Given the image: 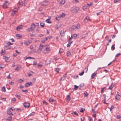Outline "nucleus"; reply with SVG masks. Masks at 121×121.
I'll return each mask as SVG.
<instances>
[{
  "label": "nucleus",
  "instance_id": "26",
  "mask_svg": "<svg viewBox=\"0 0 121 121\" xmlns=\"http://www.w3.org/2000/svg\"><path fill=\"white\" fill-rule=\"evenodd\" d=\"M115 44H114L112 45L111 47V49L112 50H113L115 49Z\"/></svg>",
  "mask_w": 121,
  "mask_h": 121
},
{
  "label": "nucleus",
  "instance_id": "42",
  "mask_svg": "<svg viewBox=\"0 0 121 121\" xmlns=\"http://www.w3.org/2000/svg\"><path fill=\"white\" fill-rule=\"evenodd\" d=\"M84 71H83L81 73H80L79 74V75L80 76H82L83 74L84 73Z\"/></svg>",
  "mask_w": 121,
  "mask_h": 121
},
{
  "label": "nucleus",
  "instance_id": "44",
  "mask_svg": "<svg viewBox=\"0 0 121 121\" xmlns=\"http://www.w3.org/2000/svg\"><path fill=\"white\" fill-rule=\"evenodd\" d=\"M84 94L85 95L84 96L85 97H87L88 95V94H87L86 92L84 93Z\"/></svg>",
  "mask_w": 121,
  "mask_h": 121
},
{
  "label": "nucleus",
  "instance_id": "40",
  "mask_svg": "<svg viewBox=\"0 0 121 121\" xmlns=\"http://www.w3.org/2000/svg\"><path fill=\"white\" fill-rule=\"evenodd\" d=\"M2 91L4 92H5L6 91V90H5V87L4 86L2 87Z\"/></svg>",
  "mask_w": 121,
  "mask_h": 121
},
{
  "label": "nucleus",
  "instance_id": "14",
  "mask_svg": "<svg viewBox=\"0 0 121 121\" xmlns=\"http://www.w3.org/2000/svg\"><path fill=\"white\" fill-rule=\"evenodd\" d=\"M70 96L69 95H68L66 98V100L68 102H69L70 100Z\"/></svg>",
  "mask_w": 121,
  "mask_h": 121
},
{
  "label": "nucleus",
  "instance_id": "62",
  "mask_svg": "<svg viewBox=\"0 0 121 121\" xmlns=\"http://www.w3.org/2000/svg\"><path fill=\"white\" fill-rule=\"evenodd\" d=\"M73 36L75 38H76L77 37V35L76 34H74Z\"/></svg>",
  "mask_w": 121,
  "mask_h": 121
},
{
  "label": "nucleus",
  "instance_id": "30",
  "mask_svg": "<svg viewBox=\"0 0 121 121\" xmlns=\"http://www.w3.org/2000/svg\"><path fill=\"white\" fill-rule=\"evenodd\" d=\"M44 23L43 22H41L40 23V26L42 27H43L44 26Z\"/></svg>",
  "mask_w": 121,
  "mask_h": 121
},
{
  "label": "nucleus",
  "instance_id": "25",
  "mask_svg": "<svg viewBox=\"0 0 121 121\" xmlns=\"http://www.w3.org/2000/svg\"><path fill=\"white\" fill-rule=\"evenodd\" d=\"M12 117L11 116H10V117H8L6 119V120L8 121H11L12 120Z\"/></svg>",
  "mask_w": 121,
  "mask_h": 121
},
{
  "label": "nucleus",
  "instance_id": "52",
  "mask_svg": "<svg viewBox=\"0 0 121 121\" xmlns=\"http://www.w3.org/2000/svg\"><path fill=\"white\" fill-rule=\"evenodd\" d=\"M5 53V52H4L3 51V50L2 49V51L1 52V54H2V55H4Z\"/></svg>",
  "mask_w": 121,
  "mask_h": 121
},
{
  "label": "nucleus",
  "instance_id": "50",
  "mask_svg": "<svg viewBox=\"0 0 121 121\" xmlns=\"http://www.w3.org/2000/svg\"><path fill=\"white\" fill-rule=\"evenodd\" d=\"M22 91L23 92H25L26 93H27L28 92V91L26 90H24L22 89Z\"/></svg>",
  "mask_w": 121,
  "mask_h": 121
},
{
  "label": "nucleus",
  "instance_id": "56",
  "mask_svg": "<svg viewBox=\"0 0 121 121\" xmlns=\"http://www.w3.org/2000/svg\"><path fill=\"white\" fill-rule=\"evenodd\" d=\"M74 89H78V86H76V85H74Z\"/></svg>",
  "mask_w": 121,
  "mask_h": 121
},
{
  "label": "nucleus",
  "instance_id": "24",
  "mask_svg": "<svg viewBox=\"0 0 121 121\" xmlns=\"http://www.w3.org/2000/svg\"><path fill=\"white\" fill-rule=\"evenodd\" d=\"M85 109H84L82 108H81V109H80V112H84L85 111Z\"/></svg>",
  "mask_w": 121,
  "mask_h": 121
},
{
  "label": "nucleus",
  "instance_id": "64",
  "mask_svg": "<svg viewBox=\"0 0 121 121\" xmlns=\"http://www.w3.org/2000/svg\"><path fill=\"white\" fill-rule=\"evenodd\" d=\"M15 12H14L13 11L12 12L11 14V15H13L14 14H15Z\"/></svg>",
  "mask_w": 121,
  "mask_h": 121
},
{
  "label": "nucleus",
  "instance_id": "47",
  "mask_svg": "<svg viewBox=\"0 0 121 121\" xmlns=\"http://www.w3.org/2000/svg\"><path fill=\"white\" fill-rule=\"evenodd\" d=\"M66 74H67V73H66L63 75V78H64V80L65 79V78L66 77Z\"/></svg>",
  "mask_w": 121,
  "mask_h": 121
},
{
  "label": "nucleus",
  "instance_id": "31",
  "mask_svg": "<svg viewBox=\"0 0 121 121\" xmlns=\"http://www.w3.org/2000/svg\"><path fill=\"white\" fill-rule=\"evenodd\" d=\"M33 72L31 71H30V72L28 74V76H31V75H32V74H33Z\"/></svg>",
  "mask_w": 121,
  "mask_h": 121
},
{
  "label": "nucleus",
  "instance_id": "59",
  "mask_svg": "<svg viewBox=\"0 0 121 121\" xmlns=\"http://www.w3.org/2000/svg\"><path fill=\"white\" fill-rule=\"evenodd\" d=\"M49 48H45V50L46 51H49Z\"/></svg>",
  "mask_w": 121,
  "mask_h": 121
},
{
  "label": "nucleus",
  "instance_id": "43",
  "mask_svg": "<svg viewBox=\"0 0 121 121\" xmlns=\"http://www.w3.org/2000/svg\"><path fill=\"white\" fill-rule=\"evenodd\" d=\"M64 52V50L63 49L60 48L59 51V52L61 53Z\"/></svg>",
  "mask_w": 121,
  "mask_h": 121
},
{
  "label": "nucleus",
  "instance_id": "39",
  "mask_svg": "<svg viewBox=\"0 0 121 121\" xmlns=\"http://www.w3.org/2000/svg\"><path fill=\"white\" fill-rule=\"evenodd\" d=\"M84 83H82L79 85V86L81 88L83 87L84 86Z\"/></svg>",
  "mask_w": 121,
  "mask_h": 121
},
{
  "label": "nucleus",
  "instance_id": "58",
  "mask_svg": "<svg viewBox=\"0 0 121 121\" xmlns=\"http://www.w3.org/2000/svg\"><path fill=\"white\" fill-rule=\"evenodd\" d=\"M10 108H11V110L12 111H13V110H15V108L13 107H11Z\"/></svg>",
  "mask_w": 121,
  "mask_h": 121
},
{
  "label": "nucleus",
  "instance_id": "12",
  "mask_svg": "<svg viewBox=\"0 0 121 121\" xmlns=\"http://www.w3.org/2000/svg\"><path fill=\"white\" fill-rule=\"evenodd\" d=\"M21 66L20 65H18L17 66L15 69V70L18 71L20 70L21 68Z\"/></svg>",
  "mask_w": 121,
  "mask_h": 121
},
{
  "label": "nucleus",
  "instance_id": "54",
  "mask_svg": "<svg viewBox=\"0 0 121 121\" xmlns=\"http://www.w3.org/2000/svg\"><path fill=\"white\" fill-rule=\"evenodd\" d=\"M93 4V3H91V4L90 3V4H86V5H87L88 6H90L92 4Z\"/></svg>",
  "mask_w": 121,
  "mask_h": 121
},
{
  "label": "nucleus",
  "instance_id": "17",
  "mask_svg": "<svg viewBox=\"0 0 121 121\" xmlns=\"http://www.w3.org/2000/svg\"><path fill=\"white\" fill-rule=\"evenodd\" d=\"M42 49V48L39 47L37 51V52L39 53H40Z\"/></svg>",
  "mask_w": 121,
  "mask_h": 121
},
{
  "label": "nucleus",
  "instance_id": "11",
  "mask_svg": "<svg viewBox=\"0 0 121 121\" xmlns=\"http://www.w3.org/2000/svg\"><path fill=\"white\" fill-rule=\"evenodd\" d=\"M114 85L112 83L111 84V85L109 87L108 89H109L111 90L113 87H114Z\"/></svg>",
  "mask_w": 121,
  "mask_h": 121
},
{
  "label": "nucleus",
  "instance_id": "38",
  "mask_svg": "<svg viewBox=\"0 0 121 121\" xmlns=\"http://www.w3.org/2000/svg\"><path fill=\"white\" fill-rule=\"evenodd\" d=\"M15 96L17 98L19 99H20L21 98V97L19 95H18L17 94H16Z\"/></svg>",
  "mask_w": 121,
  "mask_h": 121
},
{
  "label": "nucleus",
  "instance_id": "5",
  "mask_svg": "<svg viewBox=\"0 0 121 121\" xmlns=\"http://www.w3.org/2000/svg\"><path fill=\"white\" fill-rule=\"evenodd\" d=\"M32 83L31 82H27L25 86V87H28L30 86H32Z\"/></svg>",
  "mask_w": 121,
  "mask_h": 121
},
{
  "label": "nucleus",
  "instance_id": "16",
  "mask_svg": "<svg viewBox=\"0 0 121 121\" xmlns=\"http://www.w3.org/2000/svg\"><path fill=\"white\" fill-rule=\"evenodd\" d=\"M55 100L54 99H52L51 98H50L48 100L49 101L50 103H51L52 102H55Z\"/></svg>",
  "mask_w": 121,
  "mask_h": 121
},
{
  "label": "nucleus",
  "instance_id": "29",
  "mask_svg": "<svg viewBox=\"0 0 121 121\" xmlns=\"http://www.w3.org/2000/svg\"><path fill=\"white\" fill-rule=\"evenodd\" d=\"M60 17H60V16H57L56 17V20L59 21L60 19Z\"/></svg>",
  "mask_w": 121,
  "mask_h": 121
},
{
  "label": "nucleus",
  "instance_id": "2",
  "mask_svg": "<svg viewBox=\"0 0 121 121\" xmlns=\"http://www.w3.org/2000/svg\"><path fill=\"white\" fill-rule=\"evenodd\" d=\"M8 2L5 1V2L2 5L3 7V8H7L8 5Z\"/></svg>",
  "mask_w": 121,
  "mask_h": 121
},
{
  "label": "nucleus",
  "instance_id": "36",
  "mask_svg": "<svg viewBox=\"0 0 121 121\" xmlns=\"http://www.w3.org/2000/svg\"><path fill=\"white\" fill-rule=\"evenodd\" d=\"M114 106L113 105H112L111 107L110 108H108L110 109V111H111L112 109L114 108Z\"/></svg>",
  "mask_w": 121,
  "mask_h": 121
},
{
  "label": "nucleus",
  "instance_id": "28",
  "mask_svg": "<svg viewBox=\"0 0 121 121\" xmlns=\"http://www.w3.org/2000/svg\"><path fill=\"white\" fill-rule=\"evenodd\" d=\"M18 9L17 8H14L13 10V11L14 12H15L16 13V12H17L18 10Z\"/></svg>",
  "mask_w": 121,
  "mask_h": 121
},
{
  "label": "nucleus",
  "instance_id": "46",
  "mask_svg": "<svg viewBox=\"0 0 121 121\" xmlns=\"http://www.w3.org/2000/svg\"><path fill=\"white\" fill-rule=\"evenodd\" d=\"M16 36L20 38H21L22 37V36L20 34H17L16 35Z\"/></svg>",
  "mask_w": 121,
  "mask_h": 121
},
{
  "label": "nucleus",
  "instance_id": "23",
  "mask_svg": "<svg viewBox=\"0 0 121 121\" xmlns=\"http://www.w3.org/2000/svg\"><path fill=\"white\" fill-rule=\"evenodd\" d=\"M30 43L29 41L26 42H25L24 43L26 46L30 44Z\"/></svg>",
  "mask_w": 121,
  "mask_h": 121
},
{
  "label": "nucleus",
  "instance_id": "7",
  "mask_svg": "<svg viewBox=\"0 0 121 121\" xmlns=\"http://www.w3.org/2000/svg\"><path fill=\"white\" fill-rule=\"evenodd\" d=\"M11 108H9L8 110L7 111V113L9 115L10 114L13 115V114L12 112V111L11 110Z\"/></svg>",
  "mask_w": 121,
  "mask_h": 121
},
{
  "label": "nucleus",
  "instance_id": "21",
  "mask_svg": "<svg viewBox=\"0 0 121 121\" xmlns=\"http://www.w3.org/2000/svg\"><path fill=\"white\" fill-rule=\"evenodd\" d=\"M120 97V96L119 95H116L115 96V98L117 100H119Z\"/></svg>",
  "mask_w": 121,
  "mask_h": 121
},
{
  "label": "nucleus",
  "instance_id": "20",
  "mask_svg": "<svg viewBox=\"0 0 121 121\" xmlns=\"http://www.w3.org/2000/svg\"><path fill=\"white\" fill-rule=\"evenodd\" d=\"M71 114L75 115L78 116H79L78 115L76 111L72 112Z\"/></svg>",
  "mask_w": 121,
  "mask_h": 121
},
{
  "label": "nucleus",
  "instance_id": "6",
  "mask_svg": "<svg viewBox=\"0 0 121 121\" xmlns=\"http://www.w3.org/2000/svg\"><path fill=\"white\" fill-rule=\"evenodd\" d=\"M66 30L65 31L64 30H62L61 31L60 35L62 36H64L65 35Z\"/></svg>",
  "mask_w": 121,
  "mask_h": 121
},
{
  "label": "nucleus",
  "instance_id": "41",
  "mask_svg": "<svg viewBox=\"0 0 121 121\" xmlns=\"http://www.w3.org/2000/svg\"><path fill=\"white\" fill-rule=\"evenodd\" d=\"M60 69L58 68H55V70L57 73H58Z\"/></svg>",
  "mask_w": 121,
  "mask_h": 121
},
{
  "label": "nucleus",
  "instance_id": "55",
  "mask_svg": "<svg viewBox=\"0 0 121 121\" xmlns=\"http://www.w3.org/2000/svg\"><path fill=\"white\" fill-rule=\"evenodd\" d=\"M117 117L118 119H120L121 118V117L120 115H117Z\"/></svg>",
  "mask_w": 121,
  "mask_h": 121
},
{
  "label": "nucleus",
  "instance_id": "10",
  "mask_svg": "<svg viewBox=\"0 0 121 121\" xmlns=\"http://www.w3.org/2000/svg\"><path fill=\"white\" fill-rule=\"evenodd\" d=\"M92 111L94 113V115L93 116L94 117H95L96 116V112L93 109H92Z\"/></svg>",
  "mask_w": 121,
  "mask_h": 121
},
{
  "label": "nucleus",
  "instance_id": "32",
  "mask_svg": "<svg viewBox=\"0 0 121 121\" xmlns=\"http://www.w3.org/2000/svg\"><path fill=\"white\" fill-rule=\"evenodd\" d=\"M4 48L6 49H10V48L8 46H5L4 47Z\"/></svg>",
  "mask_w": 121,
  "mask_h": 121
},
{
  "label": "nucleus",
  "instance_id": "22",
  "mask_svg": "<svg viewBox=\"0 0 121 121\" xmlns=\"http://www.w3.org/2000/svg\"><path fill=\"white\" fill-rule=\"evenodd\" d=\"M45 22L48 23H51V21L49 19H47L45 21Z\"/></svg>",
  "mask_w": 121,
  "mask_h": 121
},
{
  "label": "nucleus",
  "instance_id": "61",
  "mask_svg": "<svg viewBox=\"0 0 121 121\" xmlns=\"http://www.w3.org/2000/svg\"><path fill=\"white\" fill-rule=\"evenodd\" d=\"M103 96H104V100H106V95H105V94H104L103 95Z\"/></svg>",
  "mask_w": 121,
  "mask_h": 121
},
{
  "label": "nucleus",
  "instance_id": "35",
  "mask_svg": "<svg viewBox=\"0 0 121 121\" xmlns=\"http://www.w3.org/2000/svg\"><path fill=\"white\" fill-rule=\"evenodd\" d=\"M24 80V79H23V80H22L20 79L18 80V83H22L23 81Z\"/></svg>",
  "mask_w": 121,
  "mask_h": 121
},
{
  "label": "nucleus",
  "instance_id": "57",
  "mask_svg": "<svg viewBox=\"0 0 121 121\" xmlns=\"http://www.w3.org/2000/svg\"><path fill=\"white\" fill-rule=\"evenodd\" d=\"M121 54L120 53H117L116 54V56L117 57L119 56V55H120Z\"/></svg>",
  "mask_w": 121,
  "mask_h": 121
},
{
  "label": "nucleus",
  "instance_id": "15",
  "mask_svg": "<svg viewBox=\"0 0 121 121\" xmlns=\"http://www.w3.org/2000/svg\"><path fill=\"white\" fill-rule=\"evenodd\" d=\"M90 19V18L89 17L87 16L86 17V18L84 19V21L86 22H88L89 20Z\"/></svg>",
  "mask_w": 121,
  "mask_h": 121
},
{
  "label": "nucleus",
  "instance_id": "27",
  "mask_svg": "<svg viewBox=\"0 0 121 121\" xmlns=\"http://www.w3.org/2000/svg\"><path fill=\"white\" fill-rule=\"evenodd\" d=\"M61 26H60L59 25V23H58V24H57L56 25V29H58L59 27H60Z\"/></svg>",
  "mask_w": 121,
  "mask_h": 121
},
{
  "label": "nucleus",
  "instance_id": "49",
  "mask_svg": "<svg viewBox=\"0 0 121 121\" xmlns=\"http://www.w3.org/2000/svg\"><path fill=\"white\" fill-rule=\"evenodd\" d=\"M71 54L69 52H67V55L68 56H69Z\"/></svg>",
  "mask_w": 121,
  "mask_h": 121
},
{
  "label": "nucleus",
  "instance_id": "37",
  "mask_svg": "<svg viewBox=\"0 0 121 121\" xmlns=\"http://www.w3.org/2000/svg\"><path fill=\"white\" fill-rule=\"evenodd\" d=\"M76 29H79L80 28V26L79 25V24H78L77 25V26H75Z\"/></svg>",
  "mask_w": 121,
  "mask_h": 121
},
{
  "label": "nucleus",
  "instance_id": "18",
  "mask_svg": "<svg viewBox=\"0 0 121 121\" xmlns=\"http://www.w3.org/2000/svg\"><path fill=\"white\" fill-rule=\"evenodd\" d=\"M34 59L33 57L30 56V57H26V58H25L24 59L25 60H26L27 59Z\"/></svg>",
  "mask_w": 121,
  "mask_h": 121
},
{
  "label": "nucleus",
  "instance_id": "19",
  "mask_svg": "<svg viewBox=\"0 0 121 121\" xmlns=\"http://www.w3.org/2000/svg\"><path fill=\"white\" fill-rule=\"evenodd\" d=\"M65 3V0H62L60 2V4L61 5H63Z\"/></svg>",
  "mask_w": 121,
  "mask_h": 121
},
{
  "label": "nucleus",
  "instance_id": "60",
  "mask_svg": "<svg viewBox=\"0 0 121 121\" xmlns=\"http://www.w3.org/2000/svg\"><path fill=\"white\" fill-rule=\"evenodd\" d=\"M47 72V69H45V71L44 72H43V74H44L46 73Z\"/></svg>",
  "mask_w": 121,
  "mask_h": 121
},
{
  "label": "nucleus",
  "instance_id": "1",
  "mask_svg": "<svg viewBox=\"0 0 121 121\" xmlns=\"http://www.w3.org/2000/svg\"><path fill=\"white\" fill-rule=\"evenodd\" d=\"M36 26L33 23H32L30 26V27L28 29V31L29 32H30L33 30H34Z\"/></svg>",
  "mask_w": 121,
  "mask_h": 121
},
{
  "label": "nucleus",
  "instance_id": "13",
  "mask_svg": "<svg viewBox=\"0 0 121 121\" xmlns=\"http://www.w3.org/2000/svg\"><path fill=\"white\" fill-rule=\"evenodd\" d=\"M23 26L22 25H21L20 26H17L16 28V29L18 31L20 30V29H22V27Z\"/></svg>",
  "mask_w": 121,
  "mask_h": 121
},
{
  "label": "nucleus",
  "instance_id": "34",
  "mask_svg": "<svg viewBox=\"0 0 121 121\" xmlns=\"http://www.w3.org/2000/svg\"><path fill=\"white\" fill-rule=\"evenodd\" d=\"M71 29L72 30H73L75 29H76V27L75 26L73 25L71 27Z\"/></svg>",
  "mask_w": 121,
  "mask_h": 121
},
{
  "label": "nucleus",
  "instance_id": "8",
  "mask_svg": "<svg viewBox=\"0 0 121 121\" xmlns=\"http://www.w3.org/2000/svg\"><path fill=\"white\" fill-rule=\"evenodd\" d=\"M25 1L24 0L21 2H19V5L21 6L23 4H24V5H25L26 4H25Z\"/></svg>",
  "mask_w": 121,
  "mask_h": 121
},
{
  "label": "nucleus",
  "instance_id": "33",
  "mask_svg": "<svg viewBox=\"0 0 121 121\" xmlns=\"http://www.w3.org/2000/svg\"><path fill=\"white\" fill-rule=\"evenodd\" d=\"M88 6L87 5H84L83 7V10H84L86 9L87 8V7Z\"/></svg>",
  "mask_w": 121,
  "mask_h": 121
},
{
  "label": "nucleus",
  "instance_id": "45",
  "mask_svg": "<svg viewBox=\"0 0 121 121\" xmlns=\"http://www.w3.org/2000/svg\"><path fill=\"white\" fill-rule=\"evenodd\" d=\"M7 45L8 46H9L13 44V43H11L9 42L7 43Z\"/></svg>",
  "mask_w": 121,
  "mask_h": 121
},
{
  "label": "nucleus",
  "instance_id": "48",
  "mask_svg": "<svg viewBox=\"0 0 121 121\" xmlns=\"http://www.w3.org/2000/svg\"><path fill=\"white\" fill-rule=\"evenodd\" d=\"M60 17H63L65 16V14L62 13L61 15H60Z\"/></svg>",
  "mask_w": 121,
  "mask_h": 121
},
{
  "label": "nucleus",
  "instance_id": "4",
  "mask_svg": "<svg viewBox=\"0 0 121 121\" xmlns=\"http://www.w3.org/2000/svg\"><path fill=\"white\" fill-rule=\"evenodd\" d=\"M79 9V8L78 7H76L73 9V11L74 13H77L78 12Z\"/></svg>",
  "mask_w": 121,
  "mask_h": 121
},
{
  "label": "nucleus",
  "instance_id": "53",
  "mask_svg": "<svg viewBox=\"0 0 121 121\" xmlns=\"http://www.w3.org/2000/svg\"><path fill=\"white\" fill-rule=\"evenodd\" d=\"M10 74H9V75L7 76V79H11V78L10 76Z\"/></svg>",
  "mask_w": 121,
  "mask_h": 121
},
{
  "label": "nucleus",
  "instance_id": "51",
  "mask_svg": "<svg viewBox=\"0 0 121 121\" xmlns=\"http://www.w3.org/2000/svg\"><path fill=\"white\" fill-rule=\"evenodd\" d=\"M3 59H8V58L7 57L5 56H3Z\"/></svg>",
  "mask_w": 121,
  "mask_h": 121
},
{
  "label": "nucleus",
  "instance_id": "63",
  "mask_svg": "<svg viewBox=\"0 0 121 121\" xmlns=\"http://www.w3.org/2000/svg\"><path fill=\"white\" fill-rule=\"evenodd\" d=\"M16 101V99L15 98H13L11 100V101Z\"/></svg>",
  "mask_w": 121,
  "mask_h": 121
},
{
  "label": "nucleus",
  "instance_id": "3",
  "mask_svg": "<svg viewBox=\"0 0 121 121\" xmlns=\"http://www.w3.org/2000/svg\"><path fill=\"white\" fill-rule=\"evenodd\" d=\"M24 107L26 108H28L30 106V103L28 102H26L23 104Z\"/></svg>",
  "mask_w": 121,
  "mask_h": 121
},
{
  "label": "nucleus",
  "instance_id": "9",
  "mask_svg": "<svg viewBox=\"0 0 121 121\" xmlns=\"http://www.w3.org/2000/svg\"><path fill=\"white\" fill-rule=\"evenodd\" d=\"M97 73L95 72L94 73H92V75L91 76L92 79H93L96 76V74Z\"/></svg>",
  "mask_w": 121,
  "mask_h": 121
}]
</instances>
